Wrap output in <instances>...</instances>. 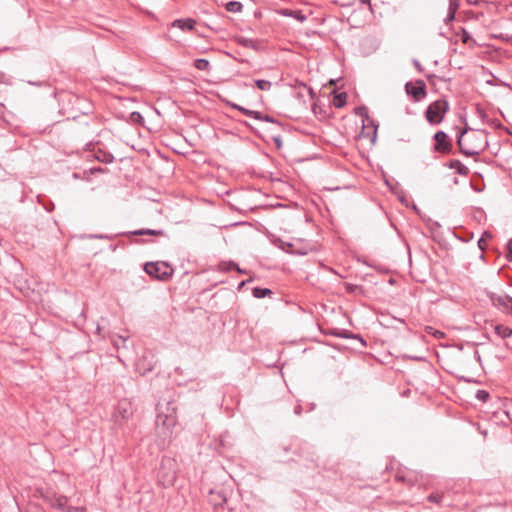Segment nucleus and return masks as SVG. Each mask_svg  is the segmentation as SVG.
Listing matches in <instances>:
<instances>
[{
	"instance_id": "obj_1",
	"label": "nucleus",
	"mask_w": 512,
	"mask_h": 512,
	"mask_svg": "<svg viewBox=\"0 0 512 512\" xmlns=\"http://www.w3.org/2000/svg\"><path fill=\"white\" fill-rule=\"evenodd\" d=\"M458 145L467 156L479 155L488 145L487 133L484 130L464 131L458 138Z\"/></svg>"
},
{
	"instance_id": "obj_2",
	"label": "nucleus",
	"mask_w": 512,
	"mask_h": 512,
	"mask_svg": "<svg viewBox=\"0 0 512 512\" xmlns=\"http://www.w3.org/2000/svg\"><path fill=\"white\" fill-rule=\"evenodd\" d=\"M448 110V102L444 99H438L427 107V110L425 112L426 120L431 125L440 124Z\"/></svg>"
},
{
	"instance_id": "obj_3",
	"label": "nucleus",
	"mask_w": 512,
	"mask_h": 512,
	"mask_svg": "<svg viewBox=\"0 0 512 512\" xmlns=\"http://www.w3.org/2000/svg\"><path fill=\"white\" fill-rule=\"evenodd\" d=\"M133 415V407L130 400L124 398L118 401L111 415L113 423L121 427L123 426Z\"/></svg>"
},
{
	"instance_id": "obj_4",
	"label": "nucleus",
	"mask_w": 512,
	"mask_h": 512,
	"mask_svg": "<svg viewBox=\"0 0 512 512\" xmlns=\"http://www.w3.org/2000/svg\"><path fill=\"white\" fill-rule=\"evenodd\" d=\"M145 272L151 277L165 281L173 274V268L166 262H148L144 266Z\"/></svg>"
},
{
	"instance_id": "obj_5",
	"label": "nucleus",
	"mask_w": 512,
	"mask_h": 512,
	"mask_svg": "<svg viewBox=\"0 0 512 512\" xmlns=\"http://www.w3.org/2000/svg\"><path fill=\"white\" fill-rule=\"evenodd\" d=\"M156 423L158 427L162 426L168 430L174 427L177 423L176 407L168 402L164 411L163 406L159 404Z\"/></svg>"
},
{
	"instance_id": "obj_6",
	"label": "nucleus",
	"mask_w": 512,
	"mask_h": 512,
	"mask_svg": "<svg viewBox=\"0 0 512 512\" xmlns=\"http://www.w3.org/2000/svg\"><path fill=\"white\" fill-rule=\"evenodd\" d=\"M405 90L415 101H420L426 96V86L423 81H417L416 83L408 82L405 85Z\"/></svg>"
},
{
	"instance_id": "obj_7",
	"label": "nucleus",
	"mask_w": 512,
	"mask_h": 512,
	"mask_svg": "<svg viewBox=\"0 0 512 512\" xmlns=\"http://www.w3.org/2000/svg\"><path fill=\"white\" fill-rule=\"evenodd\" d=\"M434 140L436 142L435 146H434L435 151H438L441 153H446V152L450 151L452 145H451L450 141L448 140V136L445 132H443V131L436 132L434 135Z\"/></svg>"
},
{
	"instance_id": "obj_8",
	"label": "nucleus",
	"mask_w": 512,
	"mask_h": 512,
	"mask_svg": "<svg viewBox=\"0 0 512 512\" xmlns=\"http://www.w3.org/2000/svg\"><path fill=\"white\" fill-rule=\"evenodd\" d=\"M490 300L494 306L510 308L512 310V297L508 295L491 294Z\"/></svg>"
},
{
	"instance_id": "obj_9",
	"label": "nucleus",
	"mask_w": 512,
	"mask_h": 512,
	"mask_svg": "<svg viewBox=\"0 0 512 512\" xmlns=\"http://www.w3.org/2000/svg\"><path fill=\"white\" fill-rule=\"evenodd\" d=\"M87 147H88L89 151L94 152L95 158L100 162L111 163L114 159V157L111 153H108L101 149H98L97 151H95V146L93 144H88Z\"/></svg>"
},
{
	"instance_id": "obj_10",
	"label": "nucleus",
	"mask_w": 512,
	"mask_h": 512,
	"mask_svg": "<svg viewBox=\"0 0 512 512\" xmlns=\"http://www.w3.org/2000/svg\"><path fill=\"white\" fill-rule=\"evenodd\" d=\"M195 20L191 18L176 19L172 22V27H177L183 31H191L195 27Z\"/></svg>"
},
{
	"instance_id": "obj_11",
	"label": "nucleus",
	"mask_w": 512,
	"mask_h": 512,
	"mask_svg": "<svg viewBox=\"0 0 512 512\" xmlns=\"http://www.w3.org/2000/svg\"><path fill=\"white\" fill-rule=\"evenodd\" d=\"M226 501H227V499H226V496L224 495V493H222L220 491H214V490L210 491L209 502L211 503V505L214 506V508L222 506L224 503H226Z\"/></svg>"
},
{
	"instance_id": "obj_12",
	"label": "nucleus",
	"mask_w": 512,
	"mask_h": 512,
	"mask_svg": "<svg viewBox=\"0 0 512 512\" xmlns=\"http://www.w3.org/2000/svg\"><path fill=\"white\" fill-rule=\"evenodd\" d=\"M398 201L405 205L406 207H410L418 214H420L416 204L412 201L410 194H395Z\"/></svg>"
},
{
	"instance_id": "obj_13",
	"label": "nucleus",
	"mask_w": 512,
	"mask_h": 512,
	"mask_svg": "<svg viewBox=\"0 0 512 512\" xmlns=\"http://www.w3.org/2000/svg\"><path fill=\"white\" fill-rule=\"evenodd\" d=\"M395 479L399 482H405L407 483L409 486H413L417 481H418V477L416 474H413V473H408V474H401V473H397L395 475Z\"/></svg>"
},
{
	"instance_id": "obj_14",
	"label": "nucleus",
	"mask_w": 512,
	"mask_h": 512,
	"mask_svg": "<svg viewBox=\"0 0 512 512\" xmlns=\"http://www.w3.org/2000/svg\"><path fill=\"white\" fill-rule=\"evenodd\" d=\"M495 333L502 339H505L512 335V329L505 325H496Z\"/></svg>"
},
{
	"instance_id": "obj_15",
	"label": "nucleus",
	"mask_w": 512,
	"mask_h": 512,
	"mask_svg": "<svg viewBox=\"0 0 512 512\" xmlns=\"http://www.w3.org/2000/svg\"><path fill=\"white\" fill-rule=\"evenodd\" d=\"M67 502H68L67 497H65V496H57V497H55L54 500H52L51 505L53 507H56L58 509L63 510V509L66 508Z\"/></svg>"
},
{
	"instance_id": "obj_16",
	"label": "nucleus",
	"mask_w": 512,
	"mask_h": 512,
	"mask_svg": "<svg viewBox=\"0 0 512 512\" xmlns=\"http://www.w3.org/2000/svg\"><path fill=\"white\" fill-rule=\"evenodd\" d=\"M252 292L255 298H264L272 294V291L270 289L260 287H255Z\"/></svg>"
},
{
	"instance_id": "obj_17",
	"label": "nucleus",
	"mask_w": 512,
	"mask_h": 512,
	"mask_svg": "<svg viewBox=\"0 0 512 512\" xmlns=\"http://www.w3.org/2000/svg\"><path fill=\"white\" fill-rule=\"evenodd\" d=\"M243 5L238 1H230L226 4V10L233 13L241 12Z\"/></svg>"
},
{
	"instance_id": "obj_18",
	"label": "nucleus",
	"mask_w": 512,
	"mask_h": 512,
	"mask_svg": "<svg viewBox=\"0 0 512 512\" xmlns=\"http://www.w3.org/2000/svg\"><path fill=\"white\" fill-rule=\"evenodd\" d=\"M254 83L256 87L262 91H269L272 87V83L268 80L257 79Z\"/></svg>"
},
{
	"instance_id": "obj_19",
	"label": "nucleus",
	"mask_w": 512,
	"mask_h": 512,
	"mask_svg": "<svg viewBox=\"0 0 512 512\" xmlns=\"http://www.w3.org/2000/svg\"><path fill=\"white\" fill-rule=\"evenodd\" d=\"M133 235H163V231L162 230H152V229H141V230H137V231H134L132 232Z\"/></svg>"
},
{
	"instance_id": "obj_20",
	"label": "nucleus",
	"mask_w": 512,
	"mask_h": 512,
	"mask_svg": "<svg viewBox=\"0 0 512 512\" xmlns=\"http://www.w3.org/2000/svg\"><path fill=\"white\" fill-rule=\"evenodd\" d=\"M194 66L198 70H207L210 66L209 61L206 59H197L194 62Z\"/></svg>"
},
{
	"instance_id": "obj_21",
	"label": "nucleus",
	"mask_w": 512,
	"mask_h": 512,
	"mask_svg": "<svg viewBox=\"0 0 512 512\" xmlns=\"http://www.w3.org/2000/svg\"><path fill=\"white\" fill-rule=\"evenodd\" d=\"M346 94L345 93H341L339 95H336L335 98H334V105L335 107L337 108H341L344 106V104L346 103Z\"/></svg>"
},
{
	"instance_id": "obj_22",
	"label": "nucleus",
	"mask_w": 512,
	"mask_h": 512,
	"mask_svg": "<svg viewBox=\"0 0 512 512\" xmlns=\"http://www.w3.org/2000/svg\"><path fill=\"white\" fill-rule=\"evenodd\" d=\"M159 478L164 485H172L175 480V475H174V473L165 474V475L159 474Z\"/></svg>"
},
{
	"instance_id": "obj_23",
	"label": "nucleus",
	"mask_w": 512,
	"mask_h": 512,
	"mask_svg": "<svg viewBox=\"0 0 512 512\" xmlns=\"http://www.w3.org/2000/svg\"><path fill=\"white\" fill-rule=\"evenodd\" d=\"M234 267H236V263L233 262V261H230V262H222L219 264V269L222 271V272H228L230 270H233Z\"/></svg>"
},
{
	"instance_id": "obj_24",
	"label": "nucleus",
	"mask_w": 512,
	"mask_h": 512,
	"mask_svg": "<svg viewBox=\"0 0 512 512\" xmlns=\"http://www.w3.org/2000/svg\"><path fill=\"white\" fill-rule=\"evenodd\" d=\"M426 332L428 334L433 335L437 339H442L445 336L444 332L436 330V329H434L433 327H430V326L426 327Z\"/></svg>"
},
{
	"instance_id": "obj_25",
	"label": "nucleus",
	"mask_w": 512,
	"mask_h": 512,
	"mask_svg": "<svg viewBox=\"0 0 512 512\" xmlns=\"http://www.w3.org/2000/svg\"><path fill=\"white\" fill-rule=\"evenodd\" d=\"M290 16L294 17L295 19H297L298 21L300 22H304L306 21L307 17L305 14L302 13V11H299V10H296V11H291L289 13Z\"/></svg>"
},
{
	"instance_id": "obj_26",
	"label": "nucleus",
	"mask_w": 512,
	"mask_h": 512,
	"mask_svg": "<svg viewBox=\"0 0 512 512\" xmlns=\"http://www.w3.org/2000/svg\"><path fill=\"white\" fill-rule=\"evenodd\" d=\"M489 393L485 390H478L476 393V398L480 401L486 402L489 398Z\"/></svg>"
},
{
	"instance_id": "obj_27",
	"label": "nucleus",
	"mask_w": 512,
	"mask_h": 512,
	"mask_svg": "<svg viewBox=\"0 0 512 512\" xmlns=\"http://www.w3.org/2000/svg\"><path fill=\"white\" fill-rule=\"evenodd\" d=\"M130 120L133 123H142L143 122V116L139 112H132L130 114Z\"/></svg>"
},
{
	"instance_id": "obj_28",
	"label": "nucleus",
	"mask_w": 512,
	"mask_h": 512,
	"mask_svg": "<svg viewBox=\"0 0 512 512\" xmlns=\"http://www.w3.org/2000/svg\"><path fill=\"white\" fill-rule=\"evenodd\" d=\"M233 108L241 111L244 115H246L248 117H252L253 110L246 109V108H244L242 106H239V105H236V104L233 105Z\"/></svg>"
},
{
	"instance_id": "obj_29",
	"label": "nucleus",
	"mask_w": 512,
	"mask_h": 512,
	"mask_svg": "<svg viewBox=\"0 0 512 512\" xmlns=\"http://www.w3.org/2000/svg\"><path fill=\"white\" fill-rule=\"evenodd\" d=\"M233 108L241 111L244 115H246L248 117H252L253 110L246 109V108H244L242 106H239V105H236V104L233 105Z\"/></svg>"
},
{
	"instance_id": "obj_30",
	"label": "nucleus",
	"mask_w": 512,
	"mask_h": 512,
	"mask_svg": "<svg viewBox=\"0 0 512 512\" xmlns=\"http://www.w3.org/2000/svg\"><path fill=\"white\" fill-rule=\"evenodd\" d=\"M238 42H239L241 45L245 46V47H252V48H254V42H253V40H251V39H248V38H239Z\"/></svg>"
},
{
	"instance_id": "obj_31",
	"label": "nucleus",
	"mask_w": 512,
	"mask_h": 512,
	"mask_svg": "<svg viewBox=\"0 0 512 512\" xmlns=\"http://www.w3.org/2000/svg\"><path fill=\"white\" fill-rule=\"evenodd\" d=\"M442 499V494H430L428 496V501L439 504Z\"/></svg>"
},
{
	"instance_id": "obj_32",
	"label": "nucleus",
	"mask_w": 512,
	"mask_h": 512,
	"mask_svg": "<svg viewBox=\"0 0 512 512\" xmlns=\"http://www.w3.org/2000/svg\"><path fill=\"white\" fill-rule=\"evenodd\" d=\"M459 7V0H449L448 10L456 12Z\"/></svg>"
},
{
	"instance_id": "obj_33",
	"label": "nucleus",
	"mask_w": 512,
	"mask_h": 512,
	"mask_svg": "<svg viewBox=\"0 0 512 512\" xmlns=\"http://www.w3.org/2000/svg\"><path fill=\"white\" fill-rule=\"evenodd\" d=\"M484 237H488V238H491V234L488 233V232H485L483 237L480 238V240L478 241V245L480 247L481 250H484L485 249V239Z\"/></svg>"
},
{
	"instance_id": "obj_34",
	"label": "nucleus",
	"mask_w": 512,
	"mask_h": 512,
	"mask_svg": "<svg viewBox=\"0 0 512 512\" xmlns=\"http://www.w3.org/2000/svg\"><path fill=\"white\" fill-rule=\"evenodd\" d=\"M507 258L509 261H512V238L507 244Z\"/></svg>"
},
{
	"instance_id": "obj_35",
	"label": "nucleus",
	"mask_w": 512,
	"mask_h": 512,
	"mask_svg": "<svg viewBox=\"0 0 512 512\" xmlns=\"http://www.w3.org/2000/svg\"><path fill=\"white\" fill-rule=\"evenodd\" d=\"M345 288H346V291L349 292V293H354L357 289H358V286L357 285H354V284H350V283H347L345 285Z\"/></svg>"
},
{
	"instance_id": "obj_36",
	"label": "nucleus",
	"mask_w": 512,
	"mask_h": 512,
	"mask_svg": "<svg viewBox=\"0 0 512 512\" xmlns=\"http://www.w3.org/2000/svg\"><path fill=\"white\" fill-rule=\"evenodd\" d=\"M455 14H456V12L448 10V14H447V16L445 18V22L449 23V22L453 21L454 18H455Z\"/></svg>"
},
{
	"instance_id": "obj_37",
	"label": "nucleus",
	"mask_w": 512,
	"mask_h": 512,
	"mask_svg": "<svg viewBox=\"0 0 512 512\" xmlns=\"http://www.w3.org/2000/svg\"><path fill=\"white\" fill-rule=\"evenodd\" d=\"M68 512H84L85 511V508L84 507H68L67 508Z\"/></svg>"
},
{
	"instance_id": "obj_38",
	"label": "nucleus",
	"mask_w": 512,
	"mask_h": 512,
	"mask_svg": "<svg viewBox=\"0 0 512 512\" xmlns=\"http://www.w3.org/2000/svg\"><path fill=\"white\" fill-rule=\"evenodd\" d=\"M252 118H255L257 120H262L263 119V115L260 112H258V111H253Z\"/></svg>"
},
{
	"instance_id": "obj_39",
	"label": "nucleus",
	"mask_w": 512,
	"mask_h": 512,
	"mask_svg": "<svg viewBox=\"0 0 512 512\" xmlns=\"http://www.w3.org/2000/svg\"><path fill=\"white\" fill-rule=\"evenodd\" d=\"M249 281H250V280H244V281H242V282L239 284V286H238V290H241V289L244 287V285H245L246 283H248Z\"/></svg>"
},
{
	"instance_id": "obj_40",
	"label": "nucleus",
	"mask_w": 512,
	"mask_h": 512,
	"mask_svg": "<svg viewBox=\"0 0 512 512\" xmlns=\"http://www.w3.org/2000/svg\"><path fill=\"white\" fill-rule=\"evenodd\" d=\"M234 269H235L238 273H240V274L245 273V271H244V270H242V269H241L237 264H236V267H234Z\"/></svg>"
},
{
	"instance_id": "obj_41",
	"label": "nucleus",
	"mask_w": 512,
	"mask_h": 512,
	"mask_svg": "<svg viewBox=\"0 0 512 512\" xmlns=\"http://www.w3.org/2000/svg\"><path fill=\"white\" fill-rule=\"evenodd\" d=\"M264 121L266 122H272V119L270 118V116L266 115V116H263V119Z\"/></svg>"
},
{
	"instance_id": "obj_42",
	"label": "nucleus",
	"mask_w": 512,
	"mask_h": 512,
	"mask_svg": "<svg viewBox=\"0 0 512 512\" xmlns=\"http://www.w3.org/2000/svg\"><path fill=\"white\" fill-rule=\"evenodd\" d=\"M414 65L416 66V68L418 70H421V65H420V63L417 60H414Z\"/></svg>"
},
{
	"instance_id": "obj_43",
	"label": "nucleus",
	"mask_w": 512,
	"mask_h": 512,
	"mask_svg": "<svg viewBox=\"0 0 512 512\" xmlns=\"http://www.w3.org/2000/svg\"><path fill=\"white\" fill-rule=\"evenodd\" d=\"M170 463H171L170 460H167V462L162 461L161 468H164L166 466V464H170Z\"/></svg>"
},
{
	"instance_id": "obj_44",
	"label": "nucleus",
	"mask_w": 512,
	"mask_h": 512,
	"mask_svg": "<svg viewBox=\"0 0 512 512\" xmlns=\"http://www.w3.org/2000/svg\"><path fill=\"white\" fill-rule=\"evenodd\" d=\"M91 172L94 173V172H102V169L101 168H93L91 169Z\"/></svg>"
},
{
	"instance_id": "obj_45",
	"label": "nucleus",
	"mask_w": 512,
	"mask_h": 512,
	"mask_svg": "<svg viewBox=\"0 0 512 512\" xmlns=\"http://www.w3.org/2000/svg\"><path fill=\"white\" fill-rule=\"evenodd\" d=\"M467 40H468V35H466V33L464 32L463 41L466 43Z\"/></svg>"
},
{
	"instance_id": "obj_46",
	"label": "nucleus",
	"mask_w": 512,
	"mask_h": 512,
	"mask_svg": "<svg viewBox=\"0 0 512 512\" xmlns=\"http://www.w3.org/2000/svg\"><path fill=\"white\" fill-rule=\"evenodd\" d=\"M363 4H370V0H361Z\"/></svg>"
},
{
	"instance_id": "obj_47",
	"label": "nucleus",
	"mask_w": 512,
	"mask_h": 512,
	"mask_svg": "<svg viewBox=\"0 0 512 512\" xmlns=\"http://www.w3.org/2000/svg\"><path fill=\"white\" fill-rule=\"evenodd\" d=\"M36 198L39 202H41V194H37Z\"/></svg>"
}]
</instances>
